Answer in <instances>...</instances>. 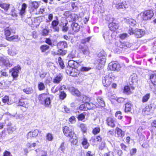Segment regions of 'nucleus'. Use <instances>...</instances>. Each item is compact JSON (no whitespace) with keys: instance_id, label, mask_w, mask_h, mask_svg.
<instances>
[{"instance_id":"obj_20","label":"nucleus","mask_w":156,"mask_h":156,"mask_svg":"<svg viewBox=\"0 0 156 156\" xmlns=\"http://www.w3.org/2000/svg\"><path fill=\"white\" fill-rule=\"evenodd\" d=\"M59 23L58 19L57 18L56 20H53L51 23V28L54 29L56 31H58L59 30V28L58 26Z\"/></svg>"},{"instance_id":"obj_26","label":"nucleus","mask_w":156,"mask_h":156,"mask_svg":"<svg viewBox=\"0 0 156 156\" xmlns=\"http://www.w3.org/2000/svg\"><path fill=\"white\" fill-rule=\"evenodd\" d=\"M117 137L118 138H122L125 136V132L118 127L115 128Z\"/></svg>"},{"instance_id":"obj_12","label":"nucleus","mask_w":156,"mask_h":156,"mask_svg":"<svg viewBox=\"0 0 156 156\" xmlns=\"http://www.w3.org/2000/svg\"><path fill=\"white\" fill-rule=\"evenodd\" d=\"M107 124L112 128H114L115 126V119L113 117L109 116L106 119Z\"/></svg>"},{"instance_id":"obj_13","label":"nucleus","mask_w":156,"mask_h":156,"mask_svg":"<svg viewBox=\"0 0 156 156\" xmlns=\"http://www.w3.org/2000/svg\"><path fill=\"white\" fill-rule=\"evenodd\" d=\"M78 49L80 53L83 55H88L90 53L88 47L87 45H80L79 46Z\"/></svg>"},{"instance_id":"obj_21","label":"nucleus","mask_w":156,"mask_h":156,"mask_svg":"<svg viewBox=\"0 0 156 156\" xmlns=\"http://www.w3.org/2000/svg\"><path fill=\"white\" fill-rule=\"evenodd\" d=\"M30 4L29 10L32 12H33L35 9H37L40 5L39 3L37 1L32 2Z\"/></svg>"},{"instance_id":"obj_11","label":"nucleus","mask_w":156,"mask_h":156,"mask_svg":"<svg viewBox=\"0 0 156 156\" xmlns=\"http://www.w3.org/2000/svg\"><path fill=\"white\" fill-rule=\"evenodd\" d=\"M135 87L133 86L125 85L124 87L123 92L124 94L129 95L133 93Z\"/></svg>"},{"instance_id":"obj_4","label":"nucleus","mask_w":156,"mask_h":156,"mask_svg":"<svg viewBox=\"0 0 156 156\" xmlns=\"http://www.w3.org/2000/svg\"><path fill=\"white\" fill-rule=\"evenodd\" d=\"M48 94L47 93H42L39 95L38 97L40 103L46 107L48 106L51 103L50 98L48 97Z\"/></svg>"},{"instance_id":"obj_34","label":"nucleus","mask_w":156,"mask_h":156,"mask_svg":"<svg viewBox=\"0 0 156 156\" xmlns=\"http://www.w3.org/2000/svg\"><path fill=\"white\" fill-rule=\"evenodd\" d=\"M40 20L37 18H34L32 21V25L33 27H37L40 23Z\"/></svg>"},{"instance_id":"obj_7","label":"nucleus","mask_w":156,"mask_h":156,"mask_svg":"<svg viewBox=\"0 0 156 156\" xmlns=\"http://www.w3.org/2000/svg\"><path fill=\"white\" fill-rule=\"evenodd\" d=\"M77 68H72L70 67H67L66 69V73L74 77H77L80 74V71Z\"/></svg>"},{"instance_id":"obj_57","label":"nucleus","mask_w":156,"mask_h":156,"mask_svg":"<svg viewBox=\"0 0 156 156\" xmlns=\"http://www.w3.org/2000/svg\"><path fill=\"white\" fill-rule=\"evenodd\" d=\"M120 146L122 150L124 151H127L128 147L124 143H121L120 144Z\"/></svg>"},{"instance_id":"obj_30","label":"nucleus","mask_w":156,"mask_h":156,"mask_svg":"<svg viewBox=\"0 0 156 156\" xmlns=\"http://www.w3.org/2000/svg\"><path fill=\"white\" fill-rule=\"evenodd\" d=\"M17 53V51L14 47H12L8 50V53L9 55L13 56L16 55Z\"/></svg>"},{"instance_id":"obj_32","label":"nucleus","mask_w":156,"mask_h":156,"mask_svg":"<svg viewBox=\"0 0 156 156\" xmlns=\"http://www.w3.org/2000/svg\"><path fill=\"white\" fill-rule=\"evenodd\" d=\"M132 108V105L131 103L128 102L125 104V112L126 113L131 112Z\"/></svg>"},{"instance_id":"obj_18","label":"nucleus","mask_w":156,"mask_h":156,"mask_svg":"<svg viewBox=\"0 0 156 156\" xmlns=\"http://www.w3.org/2000/svg\"><path fill=\"white\" fill-rule=\"evenodd\" d=\"M63 78V76L62 75L59 73L57 74L54 77L53 80V82L55 84L59 83L62 80Z\"/></svg>"},{"instance_id":"obj_36","label":"nucleus","mask_w":156,"mask_h":156,"mask_svg":"<svg viewBox=\"0 0 156 156\" xmlns=\"http://www.w3.org/2000/svg\"><path fill=\"white\" fill-rule=\"evenodd\" d=\"M124 20L126 21L127 23L132 26H134L136 24V20L130 18L127 20L126 18H124Z\"/></svg>"},{"instance_id":"obj_41","label":"nucleus","mask_w":156,"mask_h":156,"mask_svg":"<svg viewBox=\"0 0 156 156\" xmlns=\"http://www.w3.org/2000/svg\"><path fill=\"white\" fill-rule=\"evenodd\" d=\"M66 93L64 91H62L60 92L58 97L60 100H63L66 98Z\"/></svg>"},{"instance_id":"obj_28","label":"nucleus","mask_w":156,"mask_h":156,"mask_svg":"<svg viewBox=\"0 0 156 156\" xmlns=\"http://www.w3.org/2000/svg\"><path fill=\"white\" fill-rule=\"evenodd\" d=\"M27 8V5L26 3H23L21 6V9L19 10V14L21 16L25 14L26 10Z\"/></svg>"},{"instance_id":"obj_51","label":"nucleus","mask_w":156,"mask_h":156,"mask_svg":"<svg viewBox=\"0 0 156 156\" xmlns=\"http://www.w3.org/2000/svg\"><path fill=\"white\" fill-rule=\"evenodd\" d=\"M49 33V30L46 28L43 29L41 31V35L43 36H46Z\"/></svg>"},{"instance_id":"obj_23","label":"nucleus","mask_w":156,"mask_h":156,"mask_svg":"<svg viewBox=\"0 0 156 156\" xmlns=\"http://www.w3.org/2000/svg\"><path fill=\"white\" fill-rule=\"evenodd\" d=\"M90 104H93L92 103H86L81 105L79 107V109L80 110L86 111L88 109H90L92 107L90 106Z\"/></svg>"},{"instance_id":"obj_47","label":"nucleus","mask_w":156,"mask_h":156,"mask_svg":"<svg viewBox=\"0 0 156 156\" xmlns=\"http://www.w3.org/2000/svg\"><path fill=\"white\" fill-rule=\"evenodd\" d=\"M38 88L40 91L44 90L45 87L44 83L42 82H39L38 84Z\"/></svg>"},{"instance_id":"obj_35","label":"nucleus","mask_w":156,"mask_h":156,"mask_svg":"<svg viewBox=\"0 0 156 156\" xmlns=\"http://www.w3.org/2000/svg\"><path fill=\"white\" fill-rule=\"evenodd\" d=\"M58 50L57 53H54L53 55H65L67 53V51L66 50L63 49V48H58Z\"/></svg>"},{"instance_id":"obj_38","label":"nucleus","mask_w":156,"mask_h":156,"mask_svg":"<svg viewBox=\"0 0 156 156\" xmlns=\"http://www.w3.org/2000/svg\"><path fill=\"white\" fill-rule=\"evenodd\" d=\"M91 100V98L85 95H83L82 96V101L84 103H89Z\"/></svg>"},{"instance_id":"obj_16","label":"nucleus","mask_w":156,"mask_h":156,"mask_svg":"<svg viewBox=\"0 0 156 156\" xmlns=\"http://www.w3.org/2000/svg\"><path fill=\"white\" fill-rule=\"evenodd\" d=\"M135 36L137 38H140L144 36L145 34V31L141 29L136 28L135 30Z\"/></svg>"},{"instance_id":"obj_63","label":"nucleus","mask_w":156,"mask_h":156,"mask_svg":"<svg viewBox=\"0 0 156 156\" xmlns=\"http://www.w3.org/2000/svg\"><path fill=\"white\" fill-rule=\"evenodd\" d=\"M128 35L127 33H123L120 34L119 37L122 39H124L128 37Z\"/></svg>"},{"instance_id":"obj_40","label":"nucleus","mask_w":156,"mask_h":156,"mask_svg":"<svg viewBox=\"0 0 156 156\" xmlns=\"http://www.w3.org/2000/svg\"><path fill=\"white\" fill-rule=\"evenodd\" d=\"M46 140L48 141H52L54 139L53 135L51 133H48L46 135Z\"/></svg>"},{"instance_id":"obj_56","label":"nucleus","mask_w":156,"mask_h":156,"mask_svg":"<svg viewBox=\"0 0 156 156\" xmlns=\"http://www.w3.org/2000/svg\"><path fill=\"white\" fill-rule=\"evenodd\" d=\"M69 121L71 124H73L76 122V119L75 116H72L69 119Z\"/></svg>"},{"instance_id":"obj_44","label":"nucleus","mask_w":156,"mask_h":156,"mask_svg":"<svg viewBox=\"0 0 156 156\" xmlns=\"http://www.w3.org/2000/svg\"><path fill=\"white\" fill-rule=\"evenodd\" d=\"M97 100L99 106L101 107H103L104 106V102L102 98L100 97H98L97 98Z\"/></svg>"},{"instance_id":"obj_49","label":"nucleus","mask_w":156,"mask_h":156,"mask_svg":"<svg viewBox=\"0 0 156 156\" xmlns=\"http://www.w3.org/2000/svg\"><path fill=\"white\" fill-rule=\"evenodd\" d=\"M85 112H83L79 114L77 117L78 121H82L85 119Z\"/></svg>"},{"instance_id":"obj_31","label":"nucleus","mask_w":156,"mask_h":156,"mask_svg":"<svg viewBox=\"0 0 156 156\" xmlns=\"http://www.w3.org/2000/svg\"><path fill=\"white\" fill-rule=\"evenodd\" d=\"M71 92L73 95L77 97H80L81 96V92L78 89L74 87L72 88Z\"/></svg>"},{"instance_id":"obj_24","label":"nucleus","mask_w":156,"mask_h":156,"mask_svg":"<svg viewBox=\"0 0 156 156\" xmlns=\"http://www.w3.org/2000/svg\"><path fill=\"white\" fill-rule=\"evenodd\" d=\"M72 31L73 33L78 32L80 29V26L77 23L73 22L71 25Z\"/></svg>"},{"instance_id":"obj_8","label":"nucleus","mask_w":156,"mask_h":156,"mask_svg":"<svg viewBox=\"0 0 156 156\" xmlns=\"http://www.w3.org/2000/svg\"><path fill=\"white\" fill-rule=\"evenodd\" d=\"M21 68L19 65H18L14 66L9 70V73H11V75L12 77L13 80H16L19 76V70Z\"/></svg>"},{"instance_id":"obj_6","label":"nucleus","mask_w":156,"mask_h":156,"mask_svg":"<svg viewBox=\"0 0 156 156\" xmlns=\"http://www.w3.org/2000/svg\"><path fill=\"white\" fill-rule=\"evenodd\" d=\"M98 58L97 59V63L99 67L101 68L105 64L106 61V58L105 55L101 52L98 53L97 55Z\"/></svg>"},{"instance_id":"obj_9","label":"nucleus","mask_w":156,"mask_h":156,"mask_svg":"<svg viewBox=\"0 0 156 156\" xmlns=\"http://www.w3.org/2000/svg\"><path fill=\"white\" fill-rule=\"evenodd\" d=\"M83 61L81 59L75 61L69 60L68 62V66L67 67H70L72 68H78L81 66V64Z\"/></svg>"},{"instance_id":"obj_1","label":"nucleus","mask_w":156,"mask_h":156,"mask_svg":"<svg viewBox=\"0 0 156 156\" xmlns=\"http://www.w3.org/2000/svg\"><path fill=\"white\" fill-rule=\"evenodd\" d=\"M116 78L115 75L112 72L103 76L102 78V83L103 86L106 88H108L111 86L112 89H116L117 84L115 83H112L113 81Z\"/></svg>"},{"instance_id":"obj_22","label":"nucleus","mask_w":156,"mask_h":156,"mask_svg":"<svg viewBox=\"0 0 156 156\" xmlns=\"http://www.w3.org/2000/svg\"><path fill=\"white\" fill-rule=\"evenodd\" d=\"M108 27L110 30L115 31L118 29L119 25L117 23L112 22L109 23Z\"/></svg>"},{"instance_id":"obj_59","label":"nucleus","mask_w":156,"mask_h":156,"mask_svg":"<svg viewBox=\"0 0 156 156\" xmlns=\"http://www.w3.org/2000/svg\"><path fill=\"white\" fill-rule=\"evenodd\" d=\"M36 146L35 143H33L32 144L30 143H28L26 145L27 147L29 149L31 148L32 147H34Z\"/></svg>"},{"instance_id":"obj_14","label":"nucleus","mask_w":156,"mask_h":156,"mask_svg":"<svg viewBox=\"0 0 156 156\" xmlns=\"http://www.w3.org/2000/svg\"><path fill=\"white\" fill-rule=\"evenodd\" d=\"M154 103H151L146 107L142 110V113L145 115H149L151 113L152 107L154 106Z\"/></svg>"},{"instance_id":"obj_5","label":"nucleus","mask_w":156,"mask_h":156,"mask_svg":"<svg viewBox=\"0 0 156 156\" xmlns=\"http://www.w3.org/2000/svg\"><path fill=\"white\" fill-rule=\"evenodd\" d=\"M143 21H146L151 19L154 16L153 11L151 9H148L141 12L138 15Z\"/></svg>"},{"instance_id":"obj_61","label":"nucleus","mask_w":156,"mask_h":156,"mask_svg":"<svg viewBox=\"0 0 156 156\" xmlns=\"http://www.w3.org/2000/svg\"><path fill=\"white\" fill-rule=\"evenodd\" d=\"M131 118L130 117L126 116L125 119V124H129L131 122Z\"/></svg>"},{"instance_id":"obj_39","label":"nucleus","mask_w":156,"mask_h":156,"mask_svg":"<svg viewBox=\"0 0 156 156\" xmlns=\"http://www.w3.org/2000/svg\"><path fill=\"white\" fill-rule=\"evenodd\" d=\"M102 138L100 135H98L96 136L95 138H92L91 141L93 143H96V141L97 142H100L102 141Z\"/></svg>"},{"instance_id":"obj_25","label":"nucleus","mask_w":156,"mask_h":156,"mask_svg":"<svg viewBox=\"0 0 156 156\" xmlns=\"http://www.w3.org/2000/svg\"><path fill=\"white\" fill-rule=\"evenodd\" d=\"M58 48H65L68 47V45L67 42L65 41H60L56 44Z\"/></svg>"},{"instance_id":"obj_19","label":"nucleus","mask_w":156,"mask_h":156,"mask_svg":"<svg viewBox=\"0 0 156 156\" xmlns=\"http://www.w3.org/2000/svg\"><path fill=\"white\" fill-rule=\"evenodd\" d=\"M39 133V131L37 129H35L33 131H31L28 132L27 134V139L31 137H36Z\"/></svg>"},{"instance_id":"obj_45","label":"nucleus","mask_w":156,"mask_h":156,"mask_svg":"<svg viewBox=\"0 0 156 156\" xmlns=\"http://www.w3.org/2000/svg\"><path fill=\"white\" fill-rule=\"evenodd\" d=\"M100 128L99 127H95L93 129L92 133L94 135H96L100 133Z\"/></svg>"},{"instance_id":"obj_43","label":"nucleus","mask_w":156,"mask_h":156,"mask_svg":"<svg viewBox=\"0 0 156 156\" xmlns=\"http://www.w3.org/2000/svg\"><path fill=\"white\" fill-rule=\"evenodd\" d=\"M27 102L26 98H21L20 99L19 101L18 104L19 105L24 106Z\"/></svg>"},{"instance_id":"obj_3","label":"nucleus","mask_w":156,"mask_h":156,"mask_svg":"<svg viewBox=\"0 0 156 156\" xmlns=\"http://www.w3.org/2000/svg\"><path fill=\"white\" fill-rule=\"evenodd\" d=\"M4 35L5 39L9 41H13L18 40L19 36L17 34H15L12 35V29L9 28V27H7L4 29Z\"/></svg>"},{"instance_id":"obj_2","label":"nucleus","mask_w":156,"mask_h":156,"mask_svg":"<svg viewBox=\"0 0 156 156\" xmlns=\"http://www.w3.org/2000/svg\"><path fill=\"white\" fill-rule=\"evenodd\" d=\"M62 129L65 136L69 138L72 144L75 145L78 143V137L73 130L67 126L63 127Z\"/></svg>"},{"instance_id":"obj_64","label":"nucleus","mask_w":156,"mask_h":156,"mask_svg":"<svg viewBox=\"0 0 156 156\" xmlns=\"http://www.w3.org/2000/svg\"><path fill=\"white\" fill-rule=\"evenodd\" d=\"M105 146V142H102L100 144L99 147V149L100 150H103Z\"/></svg>"},{"instance_id":"obj_54","label":"nucleus","mask_w":156,"mask_h":156,"mask_svg":"<svg viewBox=\"0 0 156 156\" xmlns=\"http://www.w3.org/2000/svg\"><path fill=\"white\" fill-rule=\"evenodd\" d=\"M122 112L120 111H118L116 112L115 114V117H117L119 120H121L122 119L123 116L119 115H121Z\"/></svg>"},{"instance_id":"obj_37","label":"nucleus","mask_w":156,"mask_h":156,"mask_svg":"<svg viewBox=\"0 0 156 156\" xmlns=\"http://www.w3.org/2000/svg\"><path fill=\"white\" fill-rule=\"evenodd\" d=\"M80 127L81 129V131L83 133H87V129L86 126L85 124L83 123L80 124Z\"/></svg>"},{"instance_id":"obj_42","label":"nucleus","mask_w":156,"mask_h":156,"mask_svg":"<svg viewBox=\"0 0 156 156\" xmlns=\"http://www.w3.org/2000/svg\"><path fill=\"white\" fill-rule=\"evenodd\" d=\"M150 97V94L149 93H147L144 95L142 97V101L143 103L147 102L149 99Z\"/></svg>"},{"instance_id":"obj_62","label":"nucleus","mask_w":156,"mask_h":156,"mask_svg":"<svg viewBox=\"0 0 156 156\" xmlns=\"http://www.w3.org/2000/svg\"><path fill=\"white\" fill-rule=\"evenodd\" d=\"M4 65L6 67H10L12 65L10 62L8 60H5L4 62Z\"/></svg>"},{"instance_id":"obj_52","label":"nucleus","mask_w":156,"mask_h":156,"mask_svg":"<svg viewBox=\"0 0 156 156\" xmlns=\"http://www.w3.org/2000/svg\"><path fill=\"white\" fill-rule=\"evenodd\" d=\"M92 36H90L82 39L81 41V43L83 44H85L89 42Z\"/></svg>"},{"instance_id":"obj_48","label":"nucleus","mask_w":156,"mask_h":156,"mask_svg":"<svg viewBox=\"0 0 156 156\" xmlns=\"http://www.w3.org/2000/svg\"><path fill=\"white\" fill-rule=\"evenodd\" d=\"M23 91L26 94H29L32 93L33 90L31 87H27L25 89H23Z\"/></svg>"},{"instance_id":"obj_50","label":"nucleus","mask_w":156,"mask_h":156,"mask_svg":"<svg viewBox=\"0 0 156 156\" xmlns=\"http://www.w3.org/2000/svg\"><path fill=\"white\" fill-rule=\"evenodd\" d=\"M68 24V22L67 21H66L64 23L62 24V30L63 31L66 32L68 31L69 29V27L67 26Z\"/></svg>"},{"instance_id":"obj_33","label":"nucleus","mask_w":156,"mask_h":156,"mask_svg":"<svg viewBox=\"0 0 156 156\" xmlns=\"http://www.w3.org/2000/svg\"><path fill=\"white\" fill-rule=\"evenodd\" d=\"M10 5L6 3H2L0 1V7L4 9L5 11H7L9 8Z\"/></svg>"},{"instance_id":"obj_27","label":"nucleus","mask_w":156,"mask_h":156,"mask_svg":"<svg viewBox=\"0 0 156 156\" xmlns=\"http://www.w3.org/2000/svg\"><path fill=\"white\" fill-rule=\"evenodd\" d=\"M149 79L154 85H156V73H155L149 75Z\"/></svg>"},{"instance_id":"obj_60","label":"nucleus","mask_w":156,"mask_h":156,"mask_svg":"<svg viewBox=\"0 0 156 156\" xmlns=\"http://www.w3.org/2000/svg\"><path fill=\"white\" fill-rule=\"evenodd\" d=\"M45 42L48 45L51 46L52 45V41L49 38H46Z\"/></svg>"},{"instance_id":"obj_17","label":"nucleus","mask_w":156,"mask_h":156,"mask_svg":"<svg viewBox=\"0 0 156 156\" xmlns=\"http://www.w3.org/2000/svg\"><path fill=\"white\" fill-rule=\"evenodd\" d=\"M117 46L118 48L125 49L129 48L130 45L128 42H122L121 41H119V42L117 43Z\"/></svg>"},{"instance_id":"obj_10","label":"nucleus","mask_w":156,"mask_h":156,"mask_svg":"<svg viewBox=\"0 0 156 156\" xmlns=\"http://www.w3.org/2000/svg\"><path fill=\"white\" fill-rule=\"evenodd\" d=\"M108 68L110 70L118 71L120 70L121 66L118 62H113L108 64Z\"/></svg>"},{"instance_id":"obj_29","label":"nucleus","mask_w":156,"mask_h":156,"mask_svg":"<svg viewBox=\"0 0 156 156\" xmlns=\"http://www.w3.org/2000/svg\"><path fill=\"white\" fill-rule=\"evenodd\" d=\"M81 144L85 149H88L90 146V144L88 142L87 139L85 137L83 138Z\"/></svg>"},{"instance_id":"obj_55","label":"nucleus","mask_w":156,"mask_h":156,"mask_svg":"<svg viewBox=\"0 0 156 156\" xmlns=\"http://www.w3.org/2000/svg\"><path fill=\"white\" fill-rule=\"evenodd\" d=\"M9 98L8 96L5 95L2 99V101L4 103H8L9 102Z\"/></svg>"},{"instance_id":"obj_53","label":"nucleus","mask_w":156,"mask_h":156,"mask_svg":"<svg viewBox=\"0 0 156 156\" xmlns=\"http://www.w3.org/2000/svg\"><path fill=\"white\" fill-rule=\"evenodd\" d=\"M11 15L14 17H17L18 16L17 11L15 9H12L11 11Z\"/></svg>"},{"instance_id":"obj_46","label":"nucleus","mask_w":156,"mask_h":156,"mask_svg":"<svg viewBox=\"0 0 156 156\" xmlns=\"http://www.w3.org/2000/svg\"><path fill=\"white\" fill-rule=\"evenodd\" d=\"M58 62L60 67L62 69H64L65 68V66L62 59L61 57H59L58 58Z\"/></svg>"},{"instance_id":"obj_58","label":"nucleus","mask_w":156,"mask_h":156,"mask_svg":"<svg viewBox=\"0 0 156 156\" xmlns=\"http://www.w3.org/2000/svg\"><path fill=\"white\" fill-rule=\"evenodd\" d=\"M65 149L66 147L65 145V143L63 142L61 144L59 148V149L63 152L65 151Z\"/></svg>"},{"instance_id":"obj_15","label":"nucleus","mask_w":156,"mask_h":156,"mask_svg":"<svg viewBox=\"0 0 156 156\" xmlns=\"http://www.w3.org/2000/svg\"><path fill=\"white\" fill-rule=\"evenodd\" d=\"M41 52L44 53L46 55H48L50 53V47L47 44H43L40 47Z\"/></svg>"}]
</instances>
